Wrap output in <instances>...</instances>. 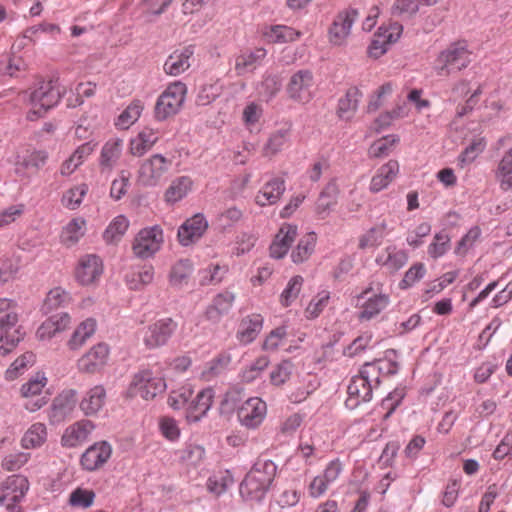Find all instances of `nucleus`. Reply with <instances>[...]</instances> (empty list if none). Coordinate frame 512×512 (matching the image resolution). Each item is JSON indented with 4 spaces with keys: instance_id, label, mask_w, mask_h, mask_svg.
<instances>
[{
    "instance_id": "f257e3e1",
    "label": "nucleus",
    "mask_w": 512,
    "mask_h": 512,
    "mask_svg": "<svg viewBox=\"0 0 512 512\" xmlns=\"http://www.w3.org/2000/svg\"><path fill=\"white\" fill-rule=\"evenodd\" d=\"M398 370V355L395 350H387L383 358L363 364L348 385L346 407L355 409L361 403L371 401L373 390L379 387L381 379L397 374Z\"/></svg>"
},
{
    "instance_id": "2f4dec72",
    "label": "nucleus",
    "mask_w": 512,
    "mask_h": 512,
    "mask_svg": "<svg viewBox=\"0 0 512 512\" xmlns=\"http://www.w3.org/2000/svg\"><path fill=\"white\" fill-rule=\"evenodd\" d=\"M398 172L399 164L395 160H390L382 165L371 179L370 191L377 193L385 189L393 181Z\"/></svg>"
},
{
    "instance_id": "774afa93",
    "label": "nucleus",
    "mask_w": 512,
    "mask_h": 512,
    "mask_svg": "<svg viewBox=\"0 0 512 512\" xmlns=\"http://www.w3.org/2000/svg\"><path fill=\"white\" fill-rule=\"evenodd\" d=\"M227 272L226 266L211 264L201 271V285H211L220 283Z\"/></svg>"
},
{
    "instance_id": "9b49d317",
    "label": "nucleus",
    "mask_w": 512,
    "mask_h": 512,
    "mask_svg": "<svg viewBox=\"0 0 512 512\" xmlns=\"http://www.w3.org/2000/svg\"><path fill=\"white\" fill-rule=\"evenodd\" d=\"M29 489V482L23 475H12L0 485V505L15 512Z\"/></svg>"
},
{
    "instance_id": "1a4fd4ad",
    "label": "nucleus",
    "mask_w": 512,
    "mask_h": 512,
    "mask_svg": "<svg viewBox=\"0 0 512 512\" xmlns=\"http://www.w3.org/2000/svg\"><path fill=\"white\" fill-rule=\"evenodd\" d=\"M355 305L359 309V320L369 321L378 316L389 305L390 299L387 294L375 293L372 287L364 289L355 297Z\"/></svg>"
},
{
    "instance_id": "412c9836",
    "label": "nucleus",
    "mask_w": 512,
    "mask_h": 512,
    "mask_svg": "<svg viewBox=\"0 0 512 512\" xmlns=\"http://www.w3.org/2000/svg\"><path fill=\"white\" fill-rule=\"evenodd\" d=\"M48 158L49 155L44 150H34L24 156H18L14 163V171L20 177H29L44 167Z\"/></svg>"
},
{
    "instance_id": "7c9ffc66",
    "label": "nucleus",
    "mask_w": 512,
    "mask_h": 512,
    "mask_svg": "<svg viewBox=\"0 0 512 512\" xmlns=\"http://www.w3.org/2000/svg\"><path fill=\"white\" fill-rule=\"evenodd\" d=\"M106 402V390L102 385L90 388L80 402V408L87 416L97 414Z\"/></svg>"
},
{
    "instance_id": "8fccbe9b",
    "label": "nucleus",
    "mask_w": 512,
    "mask_h": 512,
    "mask_svg": "<svg viewBox=\"0 0 512 512\" xmlns=\"http://www.w3.org/2000/svg\"><path fill=\"white\" fill-rule=\"evenodd\" d=\"M192 186V180L187 176H181L172 181L165 192V200L168 203H175L183 199Z\"/></svg>"
},
{
    "instance_id": "f03ea898",
    "label": "nucleus",
    "mask_w": 512,
    "mask_h": 512,
    "mask_svg": "<svg viewBox=\"0 0 512 512\" xmlns=\"http://www.w3.org/2000/svg\"><path fill=\"white\" fill-rule=\"evenodd\" d=\"M18 322L17 303L7 298L0 299V354L3 356L12 352L24 338Z\"/></svg>"
},
{
    "instance_id": "2eb2a0df",
    "label": "nucleus",
    "mask_w": 512,
    "mask_h": 512,
    "mask_svg": "<svg viewBox=\"0 0 512 512\" xmlns=\"http://www.w3.org/2000/svg\"><path fill=\"white\" fill-rule=\"evenodd\" d=\"M357 18L358 12L352 8L338 13L328 31L330 43L336 46L344 45Z\"/></svg>"
},
{
    "instance_id": "69168bd1",
    "label": "nucleus",
    "mask_w": 512,
    "mask_h": 512,
    "mask_svg": "<svg viewBox=\"0 0 512 512\" xmlns=\"http://www.w3.org/2000/svg\"><path fill=\"white\" fill-rule=\"evenodd\" d=\"M294 370V365L290 360H283L276 365L270 373V381L275 386L285 384Z\"/></svg>"
},
{
    "instance_id": "cd10ccee",
    "label": "nucleus",
    "mask_w": 512,
    "mask_h": 512,
    "mask_svg": "<svg viewBox=\"0 0 512 512\" xmlns=\"http://www.w3.org/2000/svg\"><path fill=\"white\" fill-rule=\"evenodd\" d=\"M123 151V140L120 138L109 139L102 147L99 166L101 171L111 172L118 163Z\"/></svg>"
},
{
    "instance_id": "ddd939ff",
    "label": "nucleus",
    "mask_w": 512,
    "mask_h": 512,
    "mask_svg": "<svg viewBox=\"0 0 512 512\" xmlns=\"http://www.w3.org/2000/svg\"><path fill=\"white\" fill-rule=\"evenodd\" d=\"M177 328L172 318H163L143 329L142 339L149 349L165 345Z\"/></svg>"
},
{
    "instance_id": "79ce46f5",
    "label": "nucleus",
    "mask_w": 512,
    "mask_h": 512,
    "mask_svg": "<svg viewBox=\"0 0 512 512\" xmlns=\"http://www.w3.org/2000/svg\"><path fill=\"white\" fill-rule=\"evenodd\" d=\"M86 231V221L82 217L73 218L62 229L60 238L61 242L71 247L79 242Z\"/></svg>"
},
{
    "instance_id": "0eeeda50",
    "label": "nucleus",
    "mask_w": 512,
    "mask_h": 512,
    "mask_svg": "<svg viewBox=\"0 0 512 512\" xmlns=\"http://www.w3.org/2000/svg\"><path fill=\"white\" fill-rule=\"evenodd\" d=\"M166 387L164 378L154 375L150 370H142L134 375L128 392L130 396H140L144 400H151L164 392Z\"/></svg>"
},
{
    "instance_id": "a211bd4d",
    "label": "nucleus",
    "mask_w": 512,
    "mask_h": 512,
    "mask_svg": "<svg viewBox=\"0 0 512 512\" xmlns=\"http://www.w3.org/2000/svg\"><path fill=\"white\" fill-rule=\"evenodd\" d=\"M102 273L103 263L100 257L87 254L80 258L75 276L81 285H91L100 279Z\"/></svg>"
},
{
    "instance_id": "4be33fe9",
    "label": "nucleus",
    "mask_w": 512,
    "mask_h": 512,
    "mask_svg": "<svg viewBox=\"0 0 512 512\" xmlns=\"http://www.w3.org/2000/svg\"><path fill=\"white\" fill-rule=\"evenodd\" d=\"M408 259L406 250L389 245L377 255L375 262L387 272L395 273L407 264Z\"/></svg>"
},
{
    "instance_id": "f3484780",
    "label": "nucleus",
    "mask_w": 512,
    "mask_h": 512,
    "mask_svg": "<svg viewBox=\"0 0 512 512\" xmlns=\"http://www.w3.org/2000/svg\"><path fill=\"white\" fill-rule=\"evenodd\" d=\"M109 357V347L104 343H98L91 347L77 361V367L80 372L94 374L100 371L107 363Z\"/></svg>"
},
{
    "instance_id": "c756f323",
    "label": "nucleus",
    "mask_w": 512,
    "mask_h": 512,
    "mask_svg": "<svg viewBox=\"0 0 512 512\" xmlns=\"http://www.w3.org/2000/svg\"><path fill=\"white\" fill-rule=\"evenodd\" d=\"M262 327L263 318L260 314L249 315L241 320L236 337L240 343L247 345L256 339Z\"/></svg>"
},
{
    "instance_id": "7ed1b4c3",
    "label": "nucleus",
    "mask_w": 512,
    "mask_h": 512,
    "mask_svg": "<svg viewBox=\"0 0 512 512\" xmlns=\"http://www.w3.org/2000/svg\"><path fill=\"white\" fill-rule=\"evenodd\" d=\"M66 92L57 80L42 81L28 95L31 109L27 113V119L35 121L44 116L51 108L55 107Z\"/></svg>"
},
{
    "instance_id": "f8f14e48",
    "label": "nucleus",
    "mask_w": 512,
    "mask_h": 512,
    "mask_svg": "<svg viewBox=\"0 0 512 512\" xmlns=\"http://www.w3.org/2000/svg\"><path fill=\"white\" fill-rule=\"evenodd\" d=\"M237 419L247 429H257L267 415V404L259 397H250L237 408Z\"/></svg>"
},
{
    "instance_id": "423d86ee",
    "label": "nucleus",
    "mask_w": 512,
    "mask_h": 512,
    "mask_svg": "<svg viewBox=\"0 0 512 512\" xmlns=\"http://www.w3.org/2000/svg\"><path fill=\"white\" fill-rule=\"evenodd\" d=\"M315 79L312 71L300 69L290 76L286 85V93L294 102L309 103L315 96Z\"/></svg>"
},
{
    "instance_id": "e2e57ef3",
    "label": "nucleus",
    "mask_w": 512,
    "mask_h": 512,
    "mask_svg": "<svg viewBox=\"0 0 512 512\" xmlns=\"http://www.w3.org/2000/svg\"><path fill=\"white\" fill-rule=\"evenodd\" d=\"M281 81L276 75H266L258 87L259 96L265 101H270L280 91Z\"/></svg>"
},
{
    "instance_id": "680f3d73",
    "label": "nucleus",
    "mask_w": 512,
    "mask_h": 512,
    "mask_svg": "<svg viewBox=\"0 0 512 512\" xmlns=\"http://www.w3.org/2000/svg\"><path fill=\"white\" fill-rule=\"evenodd\" d=\"M450 246L449 235L446 232H439L434 235L427 252L431 258L437 259L444 256L449 251Z\"/></svg>"
},
{
    "instance_id": "de8ad7c7",
    "label": "nucleus",
    "mask_w": 512,
    "mask_h": 512,
    "mask_svg": "<svg viewBox=\"0 0 512 512\" xmlns=\"http://www.w3.org/2000/svg\"><path fill=\"white\" fill-rule=\"evenodd\" d=\"M47 439L46 426L43 423H34L25 432L21 443L25 449H35L42 446Z\"/></svg>"
},
{
    "instance_id": "473e14b6",
    "label": "nucleus",
    "mask_w": 512,
    "mask_h": 512,
    "mask_svg": "<svg viewBox=\"0 0 512 512\" xmlns=\"http://www.w3.org/2000/svg\"><path fill=\"white\" fill-rule=\"evenodd\" d=\"M266 56L264 48H256L253 51L241 53L235 60V71L237 75H244L254 71Z\"/></svg>"
},
{
    "instance_id": "72a5a7b5",
    "label": "nucleus",
    "mask_w": 512,
    "mask_h": 512,
    "mask_svg": "<svg viewBox=\"0 0 512 512\" xmlns=\"http://www.w3.org/2000/svg\"><path fill=\"white\" fill-rule=\"evenodd\" d=\"M269 488L257 481L254 476L246 474L239 486V493L245 501L260 502L264 499Z\"/></svg>"
},
{
    "instance_id": "338daca9",
    "label": "nucleus",
    "mask_w": 512,
    "mask_h": 512,
    "mask_svg": "<svg viewBox=\"0 0 512 512\" xmlns=\"http://www.w3.org/2000/svg\"><path fill=\"white\" fill-rule=\"evenodd\" d=\"M205 455L204 448L196 443H187L180 451V459L188 465H198Z\"/></svg>"
},
{
    "instance_id": "39448f33",
    "label": "nucleus",
    "mask_w": 512,
    "mask_h": 512,
    "mask_svg": "<svg viewBox=\"0 0 512 512\" xmlns=\"http://www.w3.org/2000/svg\"><path fill=\"white\" fill-rule=\"evenodd\" d=\"M187 93L186 85L181 81L171 83L158 97L154 115L158 121H164L167 118L177 114Z\"/></svg>"
},
{
    "instance_id": "3c124183",
    "label": "nucleus",
    "mask_w": 512,
    "mask_h": 512,
    "mask_svg": "<svg viewBox=\"0 0 512 512\" xmlns=\"http://www.w3.org/2000/svg\"><path fill=\"white\" fill-rule=\"evenodd\" d=\"M316 239L315 233H308L303 236L291 253L292 261L296 264L306 261L314 252Z\"/></svg>"
},
{
    "instance_id": "13d9d810",
    "label": "nucleus",
    "mask_w": 512,
    "mask_h": 512,
    "mask_svg": "<svg viewBox=\"0 0 512 512\" xmlns=\"http://www.w3.org/2000/svg\"><path fill=\"white\" fill-rule=\"evenodd\" d=\"M231 357L227 354H220L213 360H211L206 369L202 372V376L207 380L211 381L213 378L221 375L229 366Z\"/></svg>"
},
{
    "instance_id": "c9c22d12",
    "label": "nucleus",
    "mask_w": 512,
    "mask_h": 512,
    "mask_svg": "<svg viewBox=\"0 0 512 512\" xmlns=\"http://www.w3.org/2000/svg\"><path fill=\"white\" fill-rule=\"evenodd\" d=\"M235 296L225 291L214 297L212 304L206 310V317L212 322H218L233 306Z\"/></svg>"
},
{
    "instance_id": "09e8293b",
    "label": "nucleus",
    "mask_w": 512,
    "mask_h": 512,
    "mask_svg": "<svg viewBox=\"0 0 512 512\" xmlns=\"http://www.w3.org/2000/svg\"><path fill=\"white\" fill-rule=\"evenodd\" d=\"M144 104L141 100H133L126 109L117 117L115 121L116 127L119 129L130 128L141 116Z\"/></svg>"
},
{
    "instance_id": "6e6d98bb",
    "label": "nucleus",
    "mask_w": 512,
    "mask_h": 512,
    "mask_svg": "<svg viewBox=\"0 0 512 512\" xmlns=\"http://www.w3.org/2000/svg\"><path fill=\"white\" fill-rule=\"evenodd\" d=\"M87 192L88 185L85 183L74 186L63 194L62 204L70 210H75L81 205Z\"/></svg>"
},
{
    "instance_id": "393cba45",
    "label": "nucleus",
    "mask_w": 512,
    "mask_h": 512,
    "mask_svg": "<svg viewBox=\"0 0 512 512\" xmlns=\"http://www.w3.org/2000/svg\"><path fill=\"white\" fill-rule=\"evenodd\" d=\"M194 54V46L189 45L171 53L164 63V71L171 76L184 73L191 66L190 59Z\"/></svg>"
},
{
    "instance_id": "6ab92c4d",
    "label": "nucleus",
    "mask_w": 512,
    "mask_h": 512,
    "mask_svg": "<svg viewBox=\"0 0 512 512\" xmlns=\"http://www.w3.org/2000/svg\"><path fill=\"white\" fill-rule=\"evenodd\" d=\"M77 402L75 390H64L54 399L49 411V420L53 424L64 421L71 415Z\"/></svg>"
},
{
    "instance_id": "bf43d9fd",
    "label": "nucleus",
    "mask_w": 512,
    "mask_h": 512,
    "mask_svg": "<svg viewBox=\"0 0 512 512\" xmlns=\"http://www.w3.org/2000/svg\"><path fill=\"white\" fill-rule=\"evenodd\" d=\"M304 279L300 275L293 276L287 283L285 289L280 295V302L283 306L288 307L294 302L303 286Z\"/></svg>"
},
{
    "instance_id": "4c0bfd02",
    "label": "nucleus",
    "mask_w": 512,
    "mask_h": 512,
    "mask_svg": "<svg viewBox=\"0 0 512 512\" xmlns=\"http://www.w3.org/2000/svg\"><path fill=\"white\" fill-rule=\"evenodd\" d=\"M276 472L277 466L272 460L259 457L248 473L254 476L257 481H260L262 485H266L270 488Z\"/></svg>"
},
{
    "instance_id": "aec40b11",
    "label": "nucleus",
    "mask_w": 512,
    "mask_h": 512,
    "mask_svg": "<svg viewBox=\"0 0 512 512\" xmlns=\"http://www.w3.org/2000/svg\"><path fill=\"white\" fill-rule=\"evenodd\" d=\"M208 228V221L203 214H195L187 219L178 229V240L181 245L189 246L198 241Z\"/></svg>"
},
{
    "instance_id": "a878e982",
    "label": "nucleus",
    "mask_w": 512,
    "mask_h": 512,
    "mask_svg": "<svg viewBox=\"0 0 512 512\" xmlns=\"http://www.w3.org/2000/svg\"><path fill=\"white\" fill-rule=\"evenodd\" d=\"M214 398V390L205 388L201 390L187 407L186 418L188 422L200 421L210 410Z\"/></svg>"
},
{
    "instance_id": "4468645a",
    "label": "nucleus",
    "mask_w": 512,
    "mask_h": 512,
    "mask_svg": "<svg viewBox=\"0 0 512 512\" xmlns=\"http://www.w3.org/2000/svg\"><path fill=\"white\" fill-rule=\"evenodd\" d=\"M402 32L403 26L397 22L390 23L387 26H380L368 48L369 55L376 59L384 55L389 45L399 40Z\"/></svg>"
},
{
    "instance_id": "0e129e2a",
    "label": "nucleus",
    "mask_w": 512,
    "mask_h": 512,
    "mask_svg": "<svg viewBox=\"0 0 512 512\" xmlns=\"http://www.w3.org/2000/svg\"><path fill=\"white\" fill-rule=\"evenodd\" d=\"M398 141L399 138L396 135H387L375 141L369 148V156L373 158L387 156Z\"/></svg>"
},
{
    "instance_id": "bb28decb",
    "label": "nucleus",
    "mask_w": 512,
    "mask_h": 512,
    "mask_svg": "<svg viewBox=\"0 0 512 512\" xmlns=\"http://www.w3.org/2000/svg\"><path fill=\"white\" fill-rule=\"evenodd\" d=\"M297 236V227L291 224H284L275 236L270 245V256L274 259L283 258Z\"/></svg>"
},
{
    "instance_id": "b1692460",
    "label": "nucleus",
    "mask_w": 512,
    "mask_h": 512,
    "mask_svg": "<svg viewBox=\"0 0 512 512\" xmlns=\"http://www.w3.org/2000/svg\"><path fill=\"white\" fill-rule=\"evenodd\" d=\"M160 132L158 129L144 127L138 134L130 139L129 152L135 157H142L158 142Z\"/></svg>"
},
{
    "instance_id": "052dcab7",
    "label": "nucleus",
    "mask_w": 512,
    "mask_h": 512,
    "mask_svg": "<svg viewBox=\"0 0 512 512\" xmlns=\"http://www.w3.org/2000/svg\"><path fill=\"white\" fill-rule=\"evenodd\" d=\"M128 227L129 220L124 215H118L106 228L103 237L107 242H113L123 236Z\"/></svg>"
},
{
    "instance_id": "5701e85b",
    "label": "nucleus",
    "mask_w": 512,
    "mask_h": 512,
    "mask_svg": "<svg viewBox=\"0 0 512 512\" xmlns=\"http://www.w3.org/2000/svg\"><path fill=\"white\" fill-rule=\"evenodd\" d=\"M94 425L89 420H80L69 425L63 432L61 444L66 448H75L82 445L89 438Z\"/></svg>"
},
{
    "instance_id": "49530a36",
    "label": "nucleus",
    "mask_w": 512,
    "mask_h": 512,
    "mask_svg": "<svg viewBox=\"0 0 512 512\" xmlns=\"http://www.w3.org/2000/svg\"><path fill=\"white\" fill-rule=\"evenodd\" d=\"M300 32L286 25H274L266 28L265 38L272 43H287L300 37Z\"/></svg>"
},
{
    "instance_id": "c03bdc74",
    "label": "nucleus",
    "mask_w": 512,
    "mask_h": 512,
    "mask_svg": "<svg viewBox=\"0 0 512 512\" xmlns=\"http://www.w3.org/2000/svg\"><path fill=\"white\" fill-rule=\"evenodd\" d=\"M193 272V264L188 259L177 261L170 270L169 282L171 286L181 288L188 284L189 278Z\"/></svg>"
},
{
    "instance_id": "5fc2aeb1",
    "label": "nucleus",
    "mask_w": 512,
    "mask_h": 512,
    "mask_svg": "<svg viewBox=\"0 0 512 512\" xmlns=\"http://www.w3.org/2000/svg\"><path fill=\"white\" fill-rule=\"evenodd\" d=\"M193 393V386L190 383H185L179 388L171 391L168 397V404L175 410L181 409L188 404Z\"/></svg>"
},
{
    "instance_id": "4d7b16f0",
    "label": "nucleus",
    "mask_w": 512,
    "mask_h": 512,
    "mask_svg": "<svg viewBox=\"0 0 512 512\" xmlns=\"http://www.w3.org/2000/svg\"><path fill=\"white\" fill-rule=\"evenodd\" d=\"M486 143L483 138L474 139L458 156L459 165L463 168L471 164L485 149Z\"/></svg>"
},
{
    "instance_id": "20e7f679",
    "label": "nucleus",
    "mask_w": 512,
    "mask_h": 512,
    "mask_svg": "<svg viewBox=\"0 0 512 512\" xmlns=\"http://www.w3.org/2000/svg\"><path fill=\"white\" fill-rule=\"evenodd\" d=\"M472 55L473 52L466 40L452 42L438 54L434 69L439 76L460 72L470 65Z\"/></svg>"
},
{
    "instance_id": "603ef678",
    "label": "nucleus",
    "mask_w": 512,
    "mask_h": 512,
    "mask_svg": "<svg viewBox=\"0 0 512 512\" xmlns=\"http://www.w3.org/2000/svg\"><path fill=\"white\" fill-rule=\"evenodd\" d=\"M290 132L288 129H279L273 132L263 147V155L272 157L279 153L284 145L289 141Z\"/></svg>"
},
{
    "instance_id": "58836bf2",
    "label": "nucleus",
    "mask_w": 512,
    "mask_h": 512,
    "mask_svg": "<svg viewBox=\"0 0 512 512\" xmlns=\"http://www.w3.org/2000/svg\"><path fill=\"white\" fill-rule=\"evenodd\" d=\"M276 472L277 466L272 460L259 457L248 473L254 476L257 481H260L262 485H266L270 488Z\"/></svg>"
},
{
    "instance_id": "37998d69",
    "label": "nucleus",
    "mask_w": 512,
    "mask_h": 512,
    "mask_svg": "<svg viewBox=\"0 0 512 512\" xmlns=\"http://www.w3.org/2000/svg\"><path fill=\"white\" fill-rule=\"evenodd\" d=\"M495 178L501 189H512V146L500 158L495 170Z\"/></svg>"
},
{
    "instance_id": "6e6552de",
    "label": "nucleus",
    "mask_w": 512,
    "mask_h": 512,
    "mask_svg": "<svg viewBox=\"0 0 512 512\" xmlns=\"http://www.w3.org/2000/svg\"><path fill=\"white\" fill-rule=\"evenodd\" d=\"M171 161L162 154H153L139 166L138 182L146 187H155L164 179L171 167Z\"/></svg>"
},
{
    "instance_id": "e433bc0d",
    "label": "nucleus",
    "mask_w": 512,
    "mask_h": 512,
    "mask_svg": "<svg viewBox=\"0 0 512 512\" xmlns=\"http://www.w3.org/2000/svg\"><path fill=\"white\" fill-rule=\"evenodd\" d=\"M385 220L376 223L365 234L359 238V248H374L381 245L382 241L392 231Z\"/></svg>"
},
{
    "instance_id": "a18cd8bd",
    "label": "nucleus",
    "mask_w": 512,
    "mask_h": 512,
    "mask_svg": "<svg viewBox=\"0 0 512 512\" xmlns=\"http://www.w3.org/2000/svg\"><path fill=\"white\" fill-rule=\"evenodd\" d=\"M338 188L334 182L328 183L316 202V213L324 218L337 203Z\"/></svg>"
},
{
    "instance_id": "a19ab883",
    "label": "nucleus",
    "mask_w": 512,
    "mask_h": 512,
    "mask_svg": "<svg viewBox=\"0 0 512 512\" xmlns=\"http://www.w3.org/2000/svg\"><path fill=\"white\" fill-rule=\"evenodd\" d=\"M96 327L97 324L93 318H87L82 321L67 342L69 349L74 351L80 349L94 335Z\"/></svg>"
},
{
    "instance_id": "9d476101",
    "label": "nucleus",
    "mask_w": 512,
    "mask_h": 512,
    "mask_svg": "<svg viewBox=\"0 0 512 512\" xmlns=\"http://www.w3.org/2000/svg\"><path fill=\"white\" fill-rule=\"evenodd\" d=\"M163 243V230L159 225L141 229L133 241V253L141 259H148L158 252Z\"/></svg>"
},
{
    "instance_id": "c85d7f7f",
    "label": "nucleus",
    "mask_w": 512,
    "mask_h": 512,
    "mask_svg": "<svg viewBox=\"0 0 512 512\" xmlns=\"http://www.w3.org/2000/svg\"><path fill=\"white\" fill-rule=\"evenodd\" d=\"M285 189L284 179L279 177L273 178L257 193L255 201L259 206L273 205L278 202Z\"/></svg>"
},
{
    "instance_id": "ea45409f",
    "label": "nucleus",
    "mask_w": 512,
    "mask_h": 512,
    "mask_svg": "<svg viewBox=\"0 0 512 512\" xmlns=\"http://www.w3.org/2000/svg\"><path fill=\"white\" fill-rule=\"evenodd\" d=\"M93 146L90 143L80 145L71 156L66 159L60 166V174L62 176H70L73 174L91 155Z\"/></svg>"
},
{
    "instance_id": "f704fd0d",
    "label": "nucleus",
    "mask_w": 512,
    "mask_h": 512,
    "mask_svg": "<svg viewBox=\"0 0 512 512\" xmlns=\"http://www.w3.org/2000/svg\"><path fill=\"white\" fill-rule=\"evenodd\" d=\"M363 94L357 87H351L338 101L337 115L343 120H350L358 109Z\"/></svg>"
},
{
    "instance_id": "864d4df0",
    "label": "nucleus",
    "mask_w": 512,
    "mask_h": 512,
    "mask_svg": "<svg viewBox=\"0 0 512 512\" xmlns=\"http://www.w3.org/2000/svg\"><path fill=\"white\" fill-rule=\"evenodd\" d=\"M154 279V268L151 265H145L138 271L132 272L126 276V281L130 289L140 290L144 286L152 283Z\"/></svg>"
},
{
    "instance_id": "dca6fc26",
    "label": "nucleus",
    "mask_w": 512,
    "mask_h": 512,
    "mask_svg": "<svg viewBox=\"0 0 512 512\" xmlns=\"http://www.w3.org/2000/svg\"><path fill=\"white\" fill-rule=\"evenodd\" d=\"M112 455V447L107 441H99L89 446L80 457V465L88 472L102 468Z\"/></svg>"
}]
</instances>
